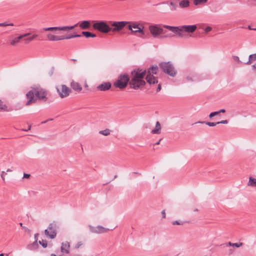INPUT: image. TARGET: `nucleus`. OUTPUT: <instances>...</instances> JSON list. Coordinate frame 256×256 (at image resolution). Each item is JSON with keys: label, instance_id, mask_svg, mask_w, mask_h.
Listing matches in <instances>:
<instances>
[{"label": "nucleus", "instance_id": "nucleus-31", "mask_svg": "<svg viewBox=\"0 0 256 256\" xmlns=\"http://www.w3.org/2000/svg\"><path fill=\"white\" fill-rule=\"evenodd\" d=\"M43 30L44 31H52L54 30H59V26L45 28H43Z\"/></svg>", "mask_w": 256, "mask_h": 256}, {"label": "nucleus", "instance_id": "nucleus-46", "mask_svg": "<svg viewBox=\"0 0 256 256\" xmlns=\"http://www.w3.org/2000/svg\"><path fill=\"white\" fill-rule=\"evenodd\" d=\"M162 218H166V213H165V210H163L162 211Z\"/></svg>", "mask_w": 256, "mask_h": 256}, {"label": "nucleus", "instance_id": "nucleus-19", "mask_svg": "<svg viewBox=\"0 0 256 256\" xmlns=\"http://www.w3.org/2000/svg\"><path fill=\"white\" fill-rule=\"evenodd\" d=\"M190 2L188 0H182L179 2V6L180 8H185L190 6Z\"/></svg>", "mask_w": 256, "mask_h": 256}, {"label": "nucleus", "instance_id": "nucleus-9", "mask_svg": "<svg viewBox=\"0 0 256 256\" xmlns=\"http://www.w3.org/2000/svg\"><path fill=\"white\" fill-rule=\"evenodd\" d=\"M140 24L138 22H130L129 23V25L128 26V28L129 30H131L132 34H135L136 32L140 33L142 34H144V26L140 28Z\"/></svg>", "mask_w": 256, "mask_h": 256}, {"label": "nucleus", "instance_id": "nucleus-16", "mask_svg": "<svg viewBox=\"0 0 256 256\" xmlns=\"http://www.w3.org/2000/svg\"><path fill=\"white\" fill-rule=\"evenodd\" d=\"M70 244L68 242H62L61 246V252L63 253H69Z\"/></svg>", "mask_w": 256, "mask_h": 256}, {"label": "nucleus", "instance_id": "nucleus-63", "mask_svg": "<svg viewBox=\"0 0 256 256\" xmlns=\"http://www.w3.org/2000/svg\"><path fill=\"white\" fill-rule=\"evenodd\" d=\"M22 223H20V225L22 226Z\"/></svg>", "mask_w": 256, "mask_h": 256}, {"label": "nucleus", "instance_id": "nucleus-22", "mask_svg": "<svg viewBox=\"0 0 256 256\" xmlns=\"http://www.w3.org/2000/svg\"><path fill=\"white\" fill-rule=\"evenodd\" d=\"M248 186L252 187H256V178L252 177H250Z\"/></svg>", "mask_w": 256, "mask_h": 256}, {"label": "nucleus", "instance_id": "nucleus-49", "mask_svg": "<svg viewBox=\"0 0 256 256\" xmlns=\"http://www.w3.org/2000/svg\"><path fill=\"white\" fill-rule=\"evenodd\" d=\"M30 35V33H26L22 35H20V36H22V38Z\"/></svg>", "mask_w": 256, "mask_h": 256}, {"label": "nucleus", "instance_id": "nucleus-8", "mask_svg": "<svg viewBox=\"0 0 256 256\" xmlns=\"http://www.w3.org/2000/svg\"><path fill=\"white\" fill-rule=\"evenodd\" d=\"M160 67L163 72L171 76H174L176 74L173 65L170 62H162L160 64Z\"/></svg>", "mask_w": 256, "mask_h": 256}, {"label": "nucleus", "instance_id": "nucleus-32", "mask_svg": "<svg viewBox=\"0 0 256 256\" xmlns=\"http://www.w3.org/2000/svg\"><path fill=\"white\" fill-rule=\"evenodd\" d=\"M230 246H234L236 248H239L240 246H242L243 244L242 242L240 243H232L231 242H229L228 243Z\"/></svg>", "mask_w": 256, "mask_h": 256}, {"label": "nucleus", "instance_id": "nucleus-24", "mask_svg": "<svg viewBox=\"0 0 256 256\" xmlns=\"http://www.w3.org/2000/svg\"><path fill=\"white\" fill-rule=\"evenodd\" d=\"M78 25V24L72 26H59V30H69L74 29Z\"/></svg>", "mask_w": 256, "mask_h": 256}, {"label": "nucleus", "instance_id": "nucleus-37", "mask_svg": "<svg viewBox=\"0 0 256 256\" xmlns=\"http://www.w3.org/2000/svg\"><path fill=\"white\" fill-rule=\"evenodd\" d=\"M212 30V28L210 26H206L204 29V32L206 34L208 33L210 31H211Z\"/></svg>", "mask_w": 256, "mask_h": 256}, {"label": "nucleus", "instance_id": "nucleus-64", "mask_svg": "<svg viewBox=\"0 0 256 256\" xmlns=\"http://www.w3.org/2000/svg\"><path fill=\"white\" fill-rule=\"evenodd\" d=\"M46 122H42V123H46Z\"/></svg>", "mask_w": 256, "mask_h": 256}, {"label": "nucleus", "instance_id": "nucleus-61", "mask_svg": "<svg viewBox=\"0 0 256 256\" xmlns=\"http://www.w3.org/2000/svg\"><path fill=\"white\" fill-rule=\"evenodd\" d=\"M0 256H4V254H0Z\"/></svg>", "mask_w": 256, "mask_h": 256}, {"label": "nucleus", "instance_id": "nucleus-48", "mask_svg": "<svg viewBox=\"0 0 256 256\" xmlns=\"http://www.w3.org/2000/svg\"><path fill=\"white\" fill-rule=\"evenodd\" d=\"M30 128H31V125H30V126H28V130H26V129L22 128V131H25V132H27V131H28V130H30Z\"/></svg>", "mask_w": 256, "mask_h": 256}, {"label": "nucleus", "instance_id": "nucleus-6", "mask_svg": "<svg viewBox=\"0 0 256 256\" xmlns=\"http://www.w3.org/2000/svg\"><path fill=\"white\" fill-rule=\"evenodd\" d=\"M158 70V67L156 66H152L148 69L146 80L150 84H154L158 82L157 78L154 76V74H156Z\"/></svg>", "mask_w": 256, "mask_h": 256}, {"label": "nucleus", "instance_id": "nucleus-58", "mask_svg": "<svg viewBox=\"0 0 256 256\" xmlns=\"http://www.w3.org/2000/svg\"><path fill=\"white\" fill-rule=\"evenodd\" d=\"M50 256H57L55 254H51Z\"/></svg>", "mask_w": 256, "mask_h": 256}, {"label": "nucleus", "instance_id": "nucleus-44", "mask_svg": "<svg viewBox=\"0 0 256 256\" xmlns=\"http://www.w3.org/2000/svg\"><path fill=\"white\" fill-rule=\"evenodd\" d=\"M30 177V174H24L23 178H28Z\"/></svg>", "mask_w": 256, "mask_h": 256}, {"label": "nucleus", "instance_id": "nucleus-17", "mask_svg": "<svg viewBox=\"0 0 256 256\" xmlns=\"http://www.w3.org/2000/svg\"><path fill=\"white\" fill-rule=\"evenodd\" d=\"M80 27L82 30L89 28L90 27V22L89 20H83L80 24Z\"/></svg>", "mask_w": 256, "mask_h": 256}, {"label": "nucleus", "instance_id": "nucleus-42", "mask_svg": "<svg viewBox=\"0 0 256 256\" xmlns=\"http://www.w3.org/2000/svg\"><path fill=\"white\" fill-rule=\"evenodd\" d=\"M228 122L227 120H223L220 122H218V124H227Z\"/></svg>", "mask_w": 256, "mask_h": 256}, {"label": "nucleus", "instance_id": "nucleus-34", "mask_svg": "<svg viewBox=\"0 0 256 256\" xmlns=\"http://www.w3.org/2000/svg\"><path fill=\"white\" fill-rule=\"evenodd\" d=\"M38 244H41L42 246L44 248H46L48 245L47 242L46 240H43L42 241L40 240L38 242Z\"/></svg>", "mask_w": 256, "mask_h": 256}, {"label": "nucleus", "instance_id": "nucleus-40", "mask_svg": "<svg viewBox=\"0 0 256 256\" xmlns=\"http://www.w3.org/2000/svg\"><path fill=\"white\" fill-rule=\"evenodd\" d=\"M82 245V242H78L76 244V245L75 247H76V248H79Z\"/></svg>", "mask_w": 256, "mask_h": 256}, {"label": "nucleus", "instance_id": "nucleus-52", "mask_svg": "<svg viewBox=\"0 0 256 256\" xmlns=\"http://www.w3.org/2000/svg\"><path fill=\"white\" fill-rule=\"evenodd\" d=\"M252 68L253 69L256 70V63L252 66Z\"/></svg>", "mask_w": 256, "mask_h": 256}, {"label": "nucleus", "instance_id": "nucleus-30", "mask_svg": "<svg viewBox=\"0 0 256 256\" xmlns=\"http://www.w3.org/2000/svg\"><path fill=\"white\" fill-rule=\"evenodd\" d=\"M208 0H194V4L196 6L206 3Z\"/></svg>", "mask_w": 256, "mask_h": 256}, {"label": "nucleus", "instance_id": "nucleus-23", "mask_svg": "<svg viewBox=\"0 0 256 256\" xmlns=\"http://www.w3.org/2000/svg\"><path fill=\"white\" fill-rule=\"evenodd\" d=\"M81 36L80 34H68L67 36H62L61 37L62 38V40H68L70 39L74 38H78Z\"/></svg>", "mask_w": 256, "mask_h": 256}, {"label": "nucleus", "instance_id": "nucleus-51", "mask_svg": "<svg viewBox=\"0 0 256 256\" xmlns=\"http://www.w3.org/2000/svg\"><path fill=\"white\" fill-rule=\"evenodd\" d=\"M218 114H219L220 113H224L226 112V110L224 109H221L219 111H218Z\"/></svg>", "mask_w": 256, "mask_h": 256}, {"label": "nucleus", "instance_id": "nucleus-15", "mask_svg": "<svg viewBox=\"0 0 256 256\" xmlns=\"http://www.w3.org/2000/svg\"><path fill=\"white\" fill-rule=\"evenodd\" d=\"M70 86L75 91L80 92L82 90L81 85L78 82L72 81L70 83Z\"/></svg>", "mask_w": 256, "mask_h": 256}, {"label": "nucleus", "instance_id": "nucleus-27", "mask_svg": "<svg viewBox=\"0 0 256 256\" xmlns=\"http://www.w3.org/2000/svg\"><path fill=\"white\" fill-rule=\"evenodd\" d=\"M82 34L86 38H95L96 36V34H92L90 32H82Z\"/></svg>", "mask_w": 256, "mask_h": 256}, {"label": "nucleus", "instance_id": "nucleus-14", "mask_svg": "<svg viewBox=\"0 0 256 256\" xmlns=\"http://www.w3.org/2000/svg\"><path fill=\"white\" fill-rule=\"evenodd\" d=\"M90 230L92 232L100 234L106 232V229L102 226H98L96 227L90 228Z\"/></svg>", "mask_w": 256, "mask_h": 256}, {"label": "nucleus", "instance_id": "nucleus-55", "mask_svg": "<svg viewBox=\"0 0 256 256\" xmlns=\"http://www.w3.org/2000/svg\"><path fill=\"white\" fill-rule=\"evenodd\" d=\"M186 79L188 80H192V78H189V77H187L186 78Z\"/></svg>", "mask_w": 256, "mask_h": 256}, {"label": "nucleus", "instance_id": "nucleus-25", "mask_svg": "<svg viewBox=\"0 0 256 256\" xmlns=\"http://www.w3.org/2000/svg\"><path fill=\"white\" fill-rule=\"evenodd\" d=\"M256 60V54H252L249 56L248 60L245 64H250L252 62Z\"/></svg>", "mask_w": 256, "mask_h": 256}, {"label": "nucleus", "instance_id": "nucleus-62", "mask_svg": "<svg viewBox=\"0 0 256 256\" xmlns=\"http://www.w3.org/2000/svg\"><path fill=\"white\" fill-rule=\"evenodd\" d=\"M194 211L196 212V211H198V210L197 209H195Z\"/></svg>", "mask_w": 256, "mask_h": 256}, {"label": "nucleus", "instance_id": "nucleus-47", "mask_svg": "<svg viewBox=\"0 0 256 256\" xmlns=\"http://www.w3.org/2000/svg\"><path fill=\"white\" fill-rule=\"evenodd\" d=\"M4 174H6L4 172L2 171V172L1 178H2V179L4 180Z\"/></svg>", "mask_w": 256, "mask_h": 256}, {"label": "nucleus", "instance_id": "nucleus-28", "mask_svg": "<svg viewBox=\"0 0 256 256\" xmlns=\"http://www.w3.org/2000/svg\"><path fill=\"white\" fill-rule=\"evenodd\" d=\"M22 38V36H20L15 38L10 41V44L12 46H14L16 44L18 43Z\"/></svg>", "mask_w": 256, "mask_h": 256}, {"label": "nucleus", "instance_id": "nucleus-59", "mask_svg": "<svg viewBox=\"0 0 256 256\" xmlns=\"http://www.w3.org/2000/svg\"><path fill=\"white\" fill-rule=\"evenodd\" d=\"M248 29L252 30V27H250V26H248Z\"/></svg>", "mask_w": 256, "mask_h": 256}, {"label": "nucleus", "instance_id": "nucleus-3", "mask_svg": "<svg viewBox=\"0 0 256 256\" xmlns=\"http://www.w3.org/2000/svg\"><path fill=\"white\" fill-rule=\"evenodd\" d=\"M162 26L175 34L180 38L186 36V33H192L197 28L196 25H183L178 26H173L168 25H163Z\"/></svg>", "mask_w": 256, "mask_h": 256}, {"label": "nucleus", "instance_id": "nucleus-12", "mask_svg": "<svg viewBox=\"0 0 256 256\" xmlns=\"http://www.w3.org/2000/svg\"><path fill=\"white\" fill-rule=\"evenodd\" d=\"M45 234L50 238H54L56 235V232L52 224H50L48 229L44 230Z\"/></svg>", "mask_w": 256, "mask_h": 256}, {"label": "nucleus", "instance_id": "nucleus-45", "mask_svg": "<svg viewBox=\"0 0 256 256\" xmlns=\"http://www.w3.org/2000/svg\"><path fill=\"white\" fill-rule=\"evenodd\" d=\"M161 90V85L160 84H158L156 88V92H158Z\"/></svg>", "mask_w": 256, "mask_h": 256}, {"label": "nucleus", "instance_id": "nucleus-13", "mask_svg": "<svg viewBox=\"0 0 256 256\" xmlns=\"http://www.w3.org/2000/svg\"><path fill=\"white\" fill-rule=\"evenodd\" d=\"M111 87V84L109 82H104L97 86V88L101 91L108 90Z\"/></svg>", "mask_w": 256, "mask_h": 256}, {"label": "nucleus", "instance_id": "nucleus-1", "mask_svg": "<svg viewBox=\"0 0 256 256\" xmlns=\"http://www.w3.org/2000/svg\"><path fill=\"white\" fill-rule=\"evenodd\" d=\"M146 74V70L140 68H136L131 72L130 77L129 84L130 88L138 90L142 88L146 82L144 78Z\"/></svg>", "mask_w": 256, "mask_h": 256}, {"label": "nucleus", "instance_id": "nucleus-54", "mask_svg": "<svg viewBox=\"0 0 256 256\" xmlns=\"http://www.w3.org/2000/svg\"><path fill=\"white\" fill-rule=\"evenodd\" d=\"M161 140V139H160L158 142H156L154 144L157 145L160 144V142Z\"/></svg>", "mask_w": 256, "mask_h": 256}, {"label": "nucleus", "instance_id": "nucleus-36", "mask_svg": "<svg viewBox=\"0 0 256 256\" xmlns=\"http://www.w3.org/2000/svg\"><path fill=\"white\" fill-rule=\"evenodd\" d=\"M218 111H216V112H211V113L210 114V115H209V118H212V117H214V116H216V115H218Z\"/></svg>", "mask_w": 256, "mask_h": 256}, {"label": "nucleus", "instance_id": "nucleus-53", "mask_svg": "<svg viewBox=\"0 0 256 256\" xmlns=\"http://www.w3.org/2000/svg\"><path fill=\"white\" fill-rule=\"evenodd\" d=\"M8 26H14V24L13 23H8Z\"/></svg>", "mask_w": 256, "mask_h": 256}, {"label": "nucleus", "instance_id": "nucleus-18", "mask_svg": "<svg viewBox=\"0 0 256 256\" xmlns=\"http://www.w3.org/2000/svg\"><path fill=\"white\" fill-rule=\"evenodd\" d=\"M47 38L50 41L60 40H62V38L61 36H54L51 34H48Z\"/></svg>", "mask_w": 256, "mask_h": 256}, {"label": "nucleus", "instance_id": "nucleus-56", "mask_svg": "<svg viewBox=\"0 0 256 256\" xmlns=\"http://www.w3.org/2000/svg\"><path fill=\"white\" fill-rule=\"evenodd\" d=\"M12 170H10V169H9V168L7 169V170H6L7 172H12Z\"/></svg>", "mask_w": 256, "mask_h": 256}, {"label": "nucleus", "instance_id": "nucleus-10", "mask_svg": "<svg viewBox=\"0 0 256 256\" xmlns=\"http://www.w3.org/2000/svg\"><path fill=\"white\" fill-rule=\"evenodd\" d=\"M56 90L61 98L68 96L71 92L70 89L64 84L61 85L60 87H57Z\"/></svg>", "mask_w": 256, "mask_h": 256}, {"label": "nucleus", "instance_id": "nucleus-26", "mask_svg": "<svg viewBox=\"0 0 256 256\" xmlns=\"http://www.w3.org/2000/svg\"><path fill=\"white\" fill-rule=\"evenodd\" d=\"M206 124L210 126H216V124H218V122H195V124Z\"/></svg>", "mask_w": 256, "mask_h": 256}, {"label": "nucleus", "instance_id": "nucleus-33", "mask_svg": "<svg viewBox=\"0 0 256 256\" xmlns=\"http://www.w3.org/2000/svg\"><path fill=\"white\" fill-rule=\"evenodd\" d=\"M37 36H38V34H33L32 36L26 39V42H30L34 40Z\"/></svg>", "mask_w": 256, "mask_h": 256}, {"label": "nucleus", "instance_id": "nucleus-2", "mask_svg": "<svg viewBox=\"0 0 256 256\" xmlns=\"http://www.w3.org/2000/svg\"><path fill=\"white\" fill-rule=\"evenodd\" d=\"M46 95L47 92L44 89L40 86L32 88L26 94L28 100L26 104V106L30 105L35 102L37 99L46 101Z\"/></svg>", "mask_w": 256, "mask_h": 256}, {"label": "nucleus", "instance_id": "nucleus-41", "mask_svg": "<svg viewBox=\"0 0 256 256\" xmlns=\"http://www.w3.org/2000/svg\"><path fill=\"white\" fill-rule=\"evenodd\" d=\"M232 58L235 61H236L238 62H241L238 56H233Z\"/></svg>", "mask_w": 256, "mask_h": 256}, {"label": "nucleus", "instance_id": "nucleus-50", "mask_svg": "<svg viewBox=\"0 0 256 256\" xmlns=\"http://www.w3.org/2000/svg\"><path fill=\"white\" fill-rule=\"evenodd\" d=\"M38 234H34V239H35V241L34 242H38Z\"/></svg>", "mask_w": 256, "mask_h": 256}, {"label": "nucleus", "instance_id": "nucleus-11", "mask_svg": "<svg viewBox=\"0 0 256 256\" xmlns=\"http://www.w3.org/2000/svg\"><path fill=\"white\" fill-rule=\"evenodd\" d=\"M111 26L114 27L112 28V32H116L122 30L127 24L130 23V22L121 21V22H110Z\"/></svg>", "mask_w": 256, "mask_h": 256}, {"label": "nucleus", "instance_id": "nucleus-20", "mask_svg": "<svg viewBox=\"0 0 256 256\" xmlns=\"http://www.w3.org/2000/svg\"><path fill=\"white\" fill-rule=\"evenodd\" d=\"M161 126L158 122H156L155 128L152 130L153 134H160V133Z\"/></svg>", "mask_w": 256, "mask_h": 256}, {"label": "nucleus", "instance_id": "nucleus-38", "mask_svg": "<svg viewBox=\"0 0 256 256\" xmlns=\"http://www.w3.org/2000/svg\"><path fill=\"white\" fill-rule=\"evenodd\" d=\"M172 224L173 225H175V224L180 225V224H182V222H179L178 220H175V221L172 222Z\"/></svg>", "mask_w": 256, "mask_h": 256}, {"label": "nucleus", "instance_id": "nucleus-60", "mask_svg": "<svg viewBox=\"0 0 256 256\" xmlns=\"http://www.w3.org/2000/svg\"><path fill=\"white\" fill-rule=\"evenodd\" d=\"M252 30H256V28H252Z\"/></svg>", "mask_w": 256, "mask_h": 256}, {"label": "nucleus", "instance_id": "nucleus-43", "mask_svg": "<svg viewBox=\"0 0 256 256\" xmlns=\"http://www.w3.org/2000/svg\"><path fill=\"white\" fill-rule=\"evenodd\" d=\"M8 26L7 22L0 23V26Z\"/></svg>", "mask_w": 256, "mask_h": 256}, {"label": "nucleus", "instance_id": "nucleus-35", "mask_svg": "<svg viewBox=\"0 0 256 256\" xmlns=\"http://www.w3.org/2000/svg\"><path fill=\"white\" fill-rule=\"evenodd\" d=\"M170 4L172 6V8H170L172 10H176L177 6L175 3L170 2Z\"/></svg>", "mask_w": 256, "mask_h": 256}, {"label": "nucleus", "instance_id": "nucleus-21", "mask_svg": "<svg viewBox=\"0 0 256 256\" xmlns=\"http://www.w3.org/2000/svg\"><path fill=\"white\" fill-rule=\"evenodd\" d=\"M38 242H34L33 243L28 244L27 246L28 248L31 250H34L38 248Z\"/></svg>", "mask_w": 256, "mask_h": 256}, {"label": "nucleus", "instance_id": "nucleus-39", "mask_svg": "<svg viewBox=\"0 0 256 256\" xmlns=\"http://www.w3.org/2000/svg\"><path fill=\"white\" fill-rule=\"evenodd\" d=\"M0 106H1L0 108L2 110H4L5 108H6V105L2 106V101L1 100H0Z\"/></svg>", "mask_w": 256, "mask_h": 256}, {"label": "nucleus", "instance_id": "nucleus-29", "mask_svg": "<svg viewBox=\"0 0 256 256\" xmlns=\"http://www.w3.org/2000/svg\"><path fill=\"white\" fill-rule=\"evenodd\" d=\"M99 133L104 136H107L110 134V130L109 129H106L104 130H100Z\"/></svg>", "mask_w": 256, "mask_h": 256}, {"label": "nucleus", "instance_id": "nucleus-4", "mask_svg": "<svg viewBox=\"0 0 256 256\" xmlns=\"http://www.w3.org/2000/svg\"><path fill=\"white\" fill-rule=\"evenodd\" d=\"M148 30L153 38H162L168 37V35L162 36L164 30L159 24H152L148 26Z\"/></svg>", "mask_w": 256, "mask_h": 256}, {"label": "nucleus", "instance_id": "nucleus-57", "mask_svg": "<svg viewBox=\"0 0 256 256\" xmlns=\"http://www.w3.org/2000/svg\"><path fill=\"white\" fill-rule=\"evenodd\" d=\"M71 60H72L74 62H76V59H71Z\"/></svg>", "mask_w": 256, "mask_h": 256}, {"label": "nucleus", "instance_id": "nucleus-5", "mask_svg": "<svg viewBox=\"0 0 256 256\" xmlns=\"http://www.w3.org/2000/svg\"><path fill=\"white\" fill-rule=\"evenodd\" d=\"M130 82V77L126 74H120L117 80L114 82L115 87L120 89H124L127 86Z\"/></svg>", "mask_w": 256, "mask_h": 256}, {"label": "nucleus", "instance_id": "nucleus-7", "mask_svg": "<svg viewBox=\"0 0 256 256\" xmlns=\"http://www.w3.org/2000/svg\"><path fill=\"white\" fill-rule=\"evenodd\" d=\"M93 28L102 33H108L112 30V28L104 21H98L94 23Z\"/></svg>", "mask_w": 256, "mask_h": 256}]
</instances>
